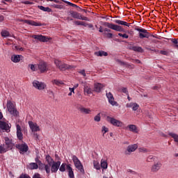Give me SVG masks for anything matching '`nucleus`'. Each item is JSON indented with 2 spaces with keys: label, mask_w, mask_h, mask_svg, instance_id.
<instances>
[{
  "label": "nucleus",
  "mask_w": 178,
  "mask_h": 178,
  "mask_svg": "<svg viewBox=\"0 0 178 178\" xmlns=\"http://www.w3.org/2000/svg\"><path fill=\"white\" fill-rule=\"evenodd\" d=\"M54 65L56 67L59 69L60 72H65V70H69L70 69H74L75 66L67 65L59 59H54Z\"/></svg>",
  "instance_id": "1"
},
{
  "label": "nucleus",
  "mask_w": 178,
  "mask_h": 178,
  "mask_svg": "<svg viewBox=\"0 0 178 178\" xmlns=\"http://www.w3.org/2000/svg\"><path fill=\"white\" fill-rule=\"evenodd\" d=\"M7 110L13 116H17L19 115V111L16 108V104L10 100L7 102Z\"/></svg>",
  "instance_id": "2"
},
{
  "label": "nucleus",
  "mask_w": 178,
  "mask_h": 178,
  "mask_svg": "<svg viewBox=\"0 0 178 178\" xmlns=\"http://www.w3.org/2000/svg\"><path fill=\"white\" fill-rule=\"evenodd\" d=\"M28 123L32 133H34V136H36V138H38V134L35 133L41 130V129L40 128V126H38L37 122H34L33 121H29Z\"/></svg>",
  "instance_id": "3"
},
{
  "label": "nucleus",
  "mask_w": 178,
  "mask_h": 178,
  "mask_svg": "<svg viewBox=\"0 0 178 178\" xmlns=\"http://www.w3.org/2000/svg\"><path fill=\"white\" fill-rule=\"evenodd\" d=\"M106 120L108 122V123H111V124H113V126H115V127H123L124 126V124L122 121L116 120L115 118L110 116L106 117Z\"/></svg>",
  "instance_id": "4"
},
{
  "label": "nucleus",
  "mask_w": 178,
  "mask_h": 178,
  "mask_svg": "<svg viewBox=\"0 0 178 178\" xmlns=\"http://www.w3.org/2000/svg\"><path fill=\"white\" fill-rule=\"evenodd\" d=\"M72 161L74 162V166L81 172V173H84V167L81 164V161L76 156H72Z\"/></svg>",
  "instance_id": "5"
},
{
  "label": "nucleus",
  "mask_w": 178,
  "mask_h": 178,
  "mask_svg": "<svg viewBox=\"0 0 178 178\" xmlns=\"http://www.w3.org/2000/svg\"><path fill=\"white\" fill-rule=\"evenodd\" d=\"M104 24L105 26H106V27H108V29H111V30H115V31H119V32L124 31V29H123V27L119 25L111 24L109 22H106Z\"/></svg>",
  "instance_id": "6"
},
{
  "label": "nucleus",
  "mask_w": 178,
  "mask_h": 178,
  "mask_svg": "<svg viewBox=\"0 0 178 178\" xmlns=\"http://www.w3.org/2000/svg\"><path fill=\"white\" fill-rule=\"evenodd\" d=\"M70 14L72 17H74V19H79V20H86V22H90V19H88V17H83V15H81V14L77 12L71 10L70 12Z\"/></svg>",
  "instance_id": "7"
},
{
  "label": "nucleus",
  "mask_w": 178,
  "mask_h": 178,
  "mask_svg": "<svg viewBox=\"0 0 178 178\" xmlns=\"http://www.w3.org/2000/svg\"><path fill=\"white\" fill-rule=\"evenodd\" d=\"M136 31H138L139 38H148L149 37V34L148 31L141 28H136Z\"/></svg>",
  "instance_id": "8"
},
{
  "label": "nucleus",
  "mask_w": 178,
  "mask_h": 178,
  "mask_svg": "<svg viewBox=\"0 0 178 178\" xmlns=\"http://www.w3.org/2000/svg\"><path fill=\"white\" fill-rule=\"evenodd\" d=\"M161 168H162V163L159 161H154L151 167V172H152V173H156V172H159L161 170Z\"/></svg>",
  "instance_id": "9"
},
{
  "label": "nucleus",
  "mask_w": 178,
  "mask_h": 178,
  "mask_svg": "<svg viewBox=\"0 0 178 178\" xmlns=\"http://www.w3.org/2000/svg\"><path fill=\"white\" fill-rule=\"evenodd\" d=\"M106 95L109 104H111L112 106H119V104L115 101V97H113V95H112L111 92H107Z\"/></svg>",
  "instance_id": "10"
},
{
  "label": "nucleus",
  "mask_w": 178,
  "mask_h": 178,
  "mask_svg": "<svg viewBox=\"0 0 178 178\" xmlns=\"http://www.w3.org/2000/svg\"><path fill=\"white\" fill-rule=\"evenodd\" d=\"M33 86L34 88H36V90H45V87H47V85L44 82H40L37 80L33 81Z\"/></svg>",
  "instance_id": "11"
},
{
  "label": "nucleus",
  "mask_w": 178,
  "mask_h": 178,
  "mask_svg": "<svg viewBox=\"0 0 178 178\" xmlns=\"http://www.w3.org/2000/svg\"><path fill=\"white\" fill-rule=\"evenodd\" d=\"M32 38L38 40V41H40V42H48L49 40H51V38H47L42 35H33Z\"/></svg>",
  "instance_id": "12"
},
{
  "label": "nucleus",
  "mask_w": 178,
  "mask_h": 178,
  "mask_svg": "<svg viewBox=\"0 0 178 178\" xmlns=\"http://www.w3.org/2000/svg\"><path fill=\"white\" fill-rule=\"evenodd\" d=\"M38 70L40 72V73H47L48 70V66L47 65V63L41 62L38 65Z\"/></svg>",
  "instance_id": "13"
},
{
  "label": "nucleus",
  "mask_w": 178,
  "mask_h": 178,
  "mask_svg": "<svg viewBox=\"0 0 178 178\" xmlns=\"http://www.w3.org/2000/svg\"><path fill=\"white\" fill-rule=\"evenodd\" d=\"M16 148L19 150L20 154H24L29 151V146L26 143L16 145Z\"/></svg>",
  "instance_id": "14"
},
{
  "label": "nucleus",
  "mask_w": 178,
  "mask_h": 178,
  "mask_svg": "<svg viewBox=\"0 0 178 178\" xmlns=\"http://www.w3.org/2000/svg\"><path fill=\"white\" fill-rule=\"evenodd\" d=\"M92 92L91 86L87 83H83V94L84 95H90Z\"/></svg>",
  "instance_id": "15"
},
{
  "label": "nucleus",
  "mask_w": 178,
  "mask_h": 178,
  "mask_svg": "<svg viewBox=\"0 0 178 178\" xmlns=\"http://www.w3.org/2000/svg\"><path fill=\"white\" fill-rule=\"evenodd\" d=\"M0 129H1V130H5L7 133H9V131H10L9 124L4 121L0 120Z\"/></svg>",
  "instance_id": "16"
},
{
  "label": "nucleus",
  "mask_w": 178,
  "mask_h": 178,
  "mask_svg": "<svg viewBox=\"0 0 178 178\" xmlns=\"http://www.w3.org/2000/svg\"><path fill=\"white\" fill-rule=\"evenodd\" d=\"M60 166V161L54 162L51 164V173H56Z\"/></svg>",
  "instance_id": "17"
},
{
  "label": "nucleus",
  "mask_w": 178,
  "mask_h": 178,
  "mask_svg": "<svg viewBox=\"0 0 178 178\" xmlns=\"http://www.w3.org/2000/svg\"><path fill=\"white\" fill-rule=\"evenodd\" d=\"M5 144L3 145H6V148H7V150L9 151V149H12V147H13V143H12V140L9 139V138L6 137L4 138Z\"/></svg>",
  "instance_id": "18"
},
{
  "label": "nucleus",
  "mask_w": 178,
  "mask_h": 178,
  "mask_svg": "<svg viewBox=\"0 0 178 178\" xmlns=\"http://www.w3.org/2000/svg\"><path fill=\"white\" fill-rule=\"evenodd\" d=\"M126 106L127 108H131L132 111H138V108H140V105L136 102L127 103Z\"/></svg>",
  "instance_id": "19"
},
{
  "label": "nucleus",
  "mask_w": 178,
  "mask_h": 178,
  "mask_svg": "<svg viewBox=\"0 0 178 178\" xmlns=\"http://www.w3.org/2000/svg\"><path fill=\"white\" fill-rule=\"evenodd\" d=\"M104 87H105V86H104V84H102V83H94L93 91H95V92H101V90H102V88H104Z\"/></svg>",
  "instance_id": "20"
},
{
  "label": "nucleus",
  "mask_w": 178,
  "mask_h": 178,
  "mask_svg": "<svg viewBox=\"0 0 178 178\" xmlns=\"http://www.w3.org/2000/svg\"><path fill=\"white\" fill-rule=\"evenodd\" d=\"M22 58H23L22 55L13 54L11 56V61L14 63H19L22 60Z\"/></svg>",
  "instance_id": "21"
},
{
  "label": "nucleus",
  "mask_w": 178,
  "mask_h": 178,
  "mask_svg": "<svg viewBox=\"0 0 178 178\" xmlns=\"http://www.w3.org/2000/svg\"><path fill=\"white\" fill-rule=\"evenodd\" d=\"M17 127V137L18 140H23V133H22V127L19 124H16Z\"/></svg>",
  "instance_id": "22"
},
{
  "label": "nucleus",
  "mask_w": 178,
  "mask_h": 178,
  "mask_svg": "<svg viewBox=\"0 0 178 178\" xmlns=\"http://www.w3.org/2000/svg\"><path fill=\"white\" fill-rule=\"evenodd\" d=\"M137 148H138V145L137 144L130 145L127 147V151L130 154L131 152H134Z\"/></svg>",
  "instance_id": "23"
},
{
  "label": "nucleus",
  "mask_w": 178,
  "mask_h": 178,
  "mask_svg": "<svg viewBox=\"0 0 178 178\" xmlns=\"http://www.w3.org/2000/svg\"><path fill=\"white\" fill-rule=\"evenodd\" d=\"M79 111L81 113H84V115H91L92 110L88 108L81 107L79 108Z\"/></svg>",
  "instance_id": "24"
},
{
  "label": "nucleus",
  "mask_w": 178,
  "mask_h": 178,
  "mask_svg": "<svg viewBox=\"0 0 178 178\" xmlns=\"http://www.w3.org/2000/svg\"><path fill=\"white\" fill-rule=\"evenodd\" d=\"M24 23H26V24H29L30 26H41L42 24L40 22H36L33 20H24Z\"/></svg>",
  "instance_id": "25"
},
{
  "label": "nucleus",
  "mask_w": 178,
  "mask_h": 178,
  "mask_svg": "<svg viewBox=\"0 0 178 178\" xmlns=\"http://www.w3.org/2000/svg\"><path fill=\"white\" fill-rule=\"evenodd\" d=\"M127 127L129 129V131H131L132 133H135L136 134L138 133V129L137 128V126L134 124H129Z\"/></svg>",
  "instance_id": "26"
},
{
  "label": "nucleus",
  "mask_w": 178,
  "mask_h": 178,
  "mask_svg": "<svg viewBox=\"0 0 178 178\" xmlns=\"http://www.w3.org/2000/svg\"><path fill=\"white\" fill-rule=\"evenodd\" d=\"M114 22L120 26H126L127 27H130V24L127 23V22L122 21L120 19H115Z\"/></svg>",
  "instance_id": "27"
},
{
  "label": "nucleus",
  "mask_w": 178,
  "mask_h": 178,
  "mask_svg": "<svg viewBox=\"0 0 178 178\" xmlns=\"http://www.w3.org/2000/svg\"><path fill=\"white\" fill-rule=\"evenodd\" d=\"M66 169L69 172V176L70 178H74V174L73 173V169L70 167V165H66Z\"/></svg>",
  "instance_id": "28"
},
{
  "label": "nucleus",
  "mask_w": 178,
  "mask_h": 178,
  "mask_svg": "<svg viewBox=\"0 0 178 178\" xmlns=\"http://www.w3.org/2000/svg\"><path fill=\"white\" fill-rule=\"evenodd\" d=\"M38 9L42 10L43 12H48L49 13L52 12V9L49 8V7H44L43 6H38Z\"/></svg>",
  "instance_id": "29"
},
{
  "label": "nucleus",
  "mask_w": 178,
  "mask_h": 178,
  "mask_svg": "<svg viewBox=\"0 0 178 178\" xmlns=\"http://www.w3.org/2000/svg\"><path fill=\"white\" fill-rule=\"evenodd\" d=\"M168 136H170V137L173 138L174 141L178 143V135L177 134L170 132L168 134Z\"/></svg>",
  "instance_id": "30"
},
{
  "label": "nucleus",
  "mask_w": 178,
  "mask_h": 178,
  "mask_svg": "<svg viewBox=\"0 0 178 178\" xmlns=\"http://www.w3.org/2000/svg\"><path fill=\"white\" fill-rule=\"evenodd\" d=\"M46 161L48 163V164L49 165V166H51L53 163H55V161H54V159H52V157H51V156L47 155L46 156Z\"/></svg>",
  "instance_id": "31"
},
{
  "label": "nucleus",
  "mask_w": 178,
  "mask_h": 178,
  "mask_svg": "<svg viewBox=\"0 0 178 178\" xmlns=\"http://www.w3.org/2000/svg\"><path fill=\"white\" fill-rule=\"evenodd\" d=\"M95 54L96 55V56H108V53L104 51L95 52Z\"/></svg>",
  "instance_id": "32"
},
{
  "label": "nucleus",
  "mask_w": 178,
  "mask_h": 178,
  "mask_svg": "<svg viewBox=\"0 0 178 178\" xmlns=\"http://www.w3.org/2000/svg\"><path fill=\"white\" fill-rule=\"evenodd\" d=\"M100 165L101 168H102L103 169H108V162H106V161L102 159Z\"/></svg>",
  "instance_id": "33"
},
{
  "label": "nucleus",
  "mask_w": 178,
  "mask_h": 178,
  "mask_svg": "<svg viewBox=\"0 0 178 178\" xmlns=\"http://www.w3.org/2000/svg\"><path fill=\"white\" fill-rule=\"evenodd\" d=\"M1 36L6 38V37H12V35H10V33H9V31H6V30H3L1 32Z\"/></svg>",
  "instance_id": "34"
},
{
  "label": "nucleus",
  "mask_w": 178,
  "mask_h": 178,
  "mask_svg": "<svg viewBox=\"0 0 178 178\" xmlns=\"http://www.w3.org/2000/svg\"><path fill=\"white\" fill-rule=\"evenodd\" d=\"M29 67L31 69V72H37V70H38V65L34 64H29Z\"/></svg>",
  "instance_id": "35"
},
{
  "label": "nucleus",
  "mask_w": 178,
  "mask_h": 178,
  "mask_svg": "<svg viewBox=\"0 0 178 178\" xmlns=\"http://www.w3.org/2000/svg\"><path fill=\"white\" fill-rule=\"evenodd\" d=\"M131 49L135 51V52H144V50L140 47L134 46L131 47Z\"/></svg>",
  "instance_id": "36"
},
{
  "label": "nucleus",
  "mask_w": 178,
  "mask_h": 178,
  "mask_svg": "<svg viewBox=\"0 0 178 178\" xmlns=\"http://www.w3.org/2000/svg\"><path fill=\"white\" fill-rule=\"evenodd\" d=\"M51 8H54L55 9H65V6L59 5V4H51Z\"/></svg>",
  "instance_id": "37"
},
{
  "label": "nucleus",
  "mask_w": 178,
  "mask_h": 178,
  "mask_svg": "<svg viewBox=\"0 0 178 178\" xmlns=\"http://www.w3.org/2000/svg\"><path fill=\"white\" fill-rule=\"evenodd\" d=\"M53 84H55V86H62L63 84V81L59 80V79H54L52 81Z\"/></svg>",
  "instance_id": "38"
},
{
  "label": "nucleus",
  "mask_w": 178,
  "mask_h": 178,
  "mask_svg": "<svg viewBox=\"0 0 178 178\" xmlns=\"http://www.w3.org/2000/svg\"><path fill=\"white\" fill-rule=\"evenodd\" d=\"M5 152H8V148H6V145H0V154H3Z\"/></svg>",
  "instance_id": "39"
},
{
  "label": "nucleus",
  "mask_w": 178,
  "mask_h": 178,
  "mask_svg": "<svg viewBox=\"0 0 178 178\" xmlns=\"http://www.w3.org/2000/svg\"><path fill=\"white\" fill-rule=\"evenodd\" d=\"M13 49H14V51H24V49L20 46L18 45H14L13 47Z\"/></svg>",
  "instance_id": "40"
},
{
  "label": "nucleus",
  "mask_w": 178,
  "mask_h": 178,
  "mask_svg": "<svg viewBox=\"0 0 178 178\" xmlns=\"http://www.w3.org/2000/svg\"><path fill=\"white\" fill-rule=\"evenodd\" d=\"M93 166L95 169H97V170H99V169H101V165H99V162L97 161H93Z\"/></svg>",
  "instance_id": "41"
},
{
  "label": "nucleus",
  "mask_w": 178,
  "mask_h": 178,
  "mask_svg": "<svg viewBox=\"0 0 178 178\" xmlns=\"http://www.w3.org/2000/svg\"><path fill=\"white\" fill-rule=\"evenodd\" d=\"M155 159H158V157L156 156H154L152 155H149L147 159H146V161L147 162H152V161H155Z\"/></svg>",
  "instance_id": "42"
},
{
  "label": "nucleus",
  "mask_w": 178,
  "mask_h": 178,
  "mask_svg": "<svg viewBox=\"0 0 178 178\" xmlns=\"http://www.w3.org/2000/svg\"><path fill=\"white\" fill-rule=\"evenodd\" d=\"M29 168H31V170L33 169H38V165L35 163H31L29 164Z\"/></svg>",
  "instance_id": "43"
},
{
  "label": "nucleus",
  "mask_w": 178,
  "mask_h": 178,
  "mask_svg": "<svg viewBox=\"0 0 178 178\" xmlns=\"http://www.w3.org/2000/svg\"><path fill=\"white\" fill-rule=\"evenodd\" d=\"M108 131H109V128L105 126L102 127V133H103V136H105L106 133H108Z\"/></svg>",
  "instance_id": "44"
},
{
  "label": "nucleus",
  "mask_w": 178,
  "mask_h": 178,
  "mask_svg": "<svg viewBox=\"0 0 178 178\" xmlns=\"http://www.w3.org/2000/svg\"><path fill=\"white\" fill-rule=\"evenodd\" d=\"M81 26H83L84 27H87V26H88V27H89V29H92V27H93L92 24H88L86 22H82V24Z\"/></svg>",
  "instance_id": "45"
},
{
  "label": "nucleus",
  "mask_w": 178,
  "mask_h": 178,
  "mask_svg": "<svg viewBox=\"0 0 178 178\" xmlns=\"http://www.w3.org/2000/svg\"><path fill=\"white\" fill-rule=\"evenodd\" d=\"M95 122H101V113H98L96 116L94 118Z\"/></svg>",
  "instance_id": "46"
},
{
  "label": "nucleus",
  "mask_w": 178,
  "mask_h": 178,
  "mask_svg": "<svg viewBox=\"0 0 178 178\" xmlns=\"http://www.w3.org/2000/svg\"><path fill=\"white\" fill-rule=\"evenodd\" d=\"M44 169H45L46 173H48V174L51 173V165H45Z\"/></svg>",
  "instance_id": "47"
},
{
  "label": "nucleus",
  "mask_w": 178,
  "mask_h": 178,
  "mask_svg": "<svg viewBox=\"0 0 178 178\" xmlns=\"http://www.w3.org/2000/svg\"><path fill=\"white\" fill-rule=\"evenodd\" d=\"M60 172H65L66 170V163H63L60 168H59Z\"/></svg>",
  "instance_id": "48"
},
{
  "label": "nucleus",
  "mask_w": 178,
  "mask_h": 178,
  "mask_svg": "<svg viewBox=\"0 0 178 178\" xmlns=\"http://www.w3.org/2000/svg\"><path fill=\"white\" fill-rule=\"evenodd\" d=\"M104 37H106V38H112V37H113V34H112L111 33L104 32Z\"/></svg>",
  "instance_id": "49"
},
{
  "label": "nucleus",
  "mask_w": 178,
  "mask_h": 178,
  "mask_svg": "<svg viewBox=\"0 0 178 178\" xmlns=\"http://www.w3.org/2000/svg\"><path fill=\"white\" fill-rule=\"evenodd\" d=\"M63 2H65V3H67V5L70 6H72V8H77V5L74 4L73 3L69 2L67 1H63Z\"/></svg>",
  "instance_id": "50"
},
{
  "label": "nucleus",
  "mask_w": 178,
  "mask_h": 178,
  "mask_svg": "<svg viewBox=\"0 0 178 178\" xmlns=\"http://www.w3.org/2000/svg\"><path fill=\"white\" fill-rule=\"evenodd\" d=\"M139 152H143L144 154L149 152L148 149L145 147H140L139 148Z\"/></svg>",
  "instance_id": "51"
},
{
  "label": "nucleus",
  "mask_w": 178,
  "mask_h": 178,
  "mask_svg": "<svg viewBox=\"0 0 178 178\" xmlns=\"http://www.w3.org/2000/svg\"><path fill=\"white\" fill-rule=\"evenodd\" d=\"M69 90H70V93H68V96L69 97H72V93H74V88H69Z\"/></svg>",
  "instance_id": "52"
},
{
  "label": "nucleus",
  "mask_w": 178,
  "mask_h": 178,
  "mask_svg": "<svg viewBox=\"0 0 178 178\" xmlns=\"http://www.w3.org/2000/svg\"><path fill=\"white\" fill-rule=\"evenodd\" d=\"M22 3H24V5H33L34 3H33V1H22Z\"/></svg>",
  "instance_id": "53"
},
{
  "label": "nucleus",
  "mask_w": 178,
  "mask_h": 178,
  "mask_svg": "<svg viewBox=\"0 0 178 178\" xmlns=\"http://www.w3.org/2000/svg\"><path fill=\"white\" fill-rule=\"evenodd\" d=\"M118 35L120 37H122V38H129V35L126 33H124V34L118 33Z\"/></svg>",
  "instance_id": "54"
},
{
  "label": "nucleus",
  "mask_w": 178,
  "mask_h": 178,
  "mask_svg": "<svg viewBox=\"0 0 178 178\" xmlns=\"http://www.w3.org/2000/svg\"><path fill=\"white\" fill-rule=\"evenodd\" d=\"M79 73H80V74H81L82 76H83V77H86V70H81V71L79 72Z\"/></svg>",
  "instance_id": "55"
},
{
  "label": "nucleus",
  "mask_w": 178,
  "mask_h": 178,
  "mask_svg": "<svg viewBox=\"0 0 178 178\" xmlns=\"http://www.w3.org/2000/svg\"><path fill=\"white\" fill-rule=\"evenodd\" d=\"M47 2H55V3H62L59 0H46Z\"/></svg>",
  "instance_id": "56"
},
{
  "label": "nucleus",
  "mask_w": 178,
  "mask_h": 178,
  "mask_svg": "<svg viewBox=\"0 0 178 178\" xmlns=\"http://www.w3.org/2000/svg\"><path fill=\"white\" fill-rule=\"evenodd\" d=\"M122 92H124V94H127V95H129V91L127 90V88H123L122 89Z\"/></svg>",
  "instance_id": "57"
},
{
  "label": "nucleus",
  "mask_w": 178,
  "mask_h": 178,
  "mask_svg": "<svg viewBox=\"0 0 178 178\" xmlns=\"http://www.w3.org/2000/svg\"><path fill=\"white\" fill-rule=\"evenodd\" d=\"M83 22L81 21H75L74 22V24H76V26H81Z\"/></svg>",
  "instance_id": "58"
},
{
  "label": "nucleus",
  "mask_w": 178,
  "mask_h": 178,
  "mask_svg": "<svg viewBox=\"0 0 178 178\" xmlns=\"http://www.w3.org/2000/svg\"><path fill=\"white\" fill-rule=\"evenodd\" d=\"M19 178H31V177L27 175H21Z\"/></svg>",
  "instance_id": "59"
},
{
  "label": "nucleus",
  "mask_w": 178,
  "mask_h": 178,
  "mask_svg": "<svg viewBox=\"0 0 178 178\" xmlns=\"http://www.w3.org/2000/svg\"><path fill=\"white\" fill-rule=\"evenodd\" d=\"M160 54H161V55H168V51L161 50L160 51Z\"/></svg>",
  "instance_id": "60"
},
{
  "label": "nucleus",
  "mask_w": 178,
  "mask_h": 178,
  "mask_svg": "<svg viewBox=\"0 0 178 178\" xmlns=\"http://www.w3.org/2000/svg\"><path fill=\"white\" fill-rule=\"evenodd\" d=\"M172 43L175 44V45H177V44H178L177 39H172Z\"/></svg>",
  "instance_id": "61"
},
{
  "label": "nucleus",
  "mask_w": 178,
  "mask_h": 178,
  "mask_svg": "<svg viewBox=\"0 0 178 178\" xmlns=\"http://www.w3.org/2000/svg\"><path fill=\"white\" fill-rule=\"evenodd\" d=\"M104 31H105L104 33H111V29L105 28Z\"/></svg>",
  "instance_id": "62"
},
{
  "label": "nucleus",
  "mask_w": 178,
  "mask_h": 178,
  "mask_svg": "<svg viewBox=\"0 0 178 178\" xmlns=\"http://www.w3.org/2000/svg\"><path fill=\"white\" fill-rule=\"evenodd\" d=\"M99 33H104V29H102V26L99 27Z\"/></svg>",
  "instance_id": "63"
},
{
  "label": "nucleus",
  "mask_w": 178,
  "mask_h": 178,
  "mask_svg": "<svg viewBox=\"0 0 178 178\" xmlns=\"http://www.w3.org/2000/svg\"><path fill=\"white\" fill-rule=\"evenodd\" d=\"M3 15H0V22H3Z\"/></svg>",
  "instance_id": "64"
}]
</instances>
